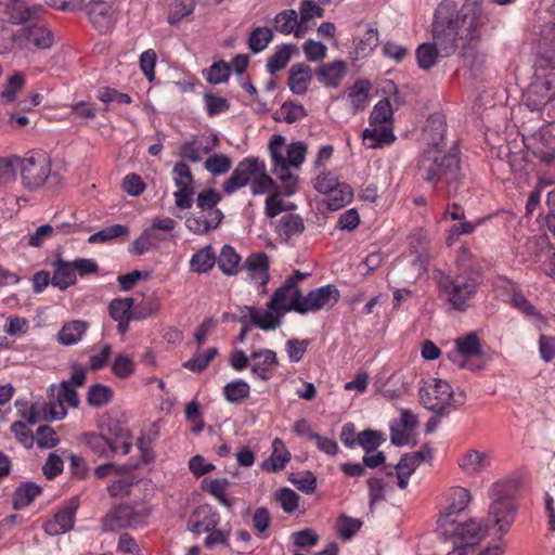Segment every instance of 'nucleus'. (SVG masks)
<instances>
[{
  "mask_svg": "<svg viewBox=\"0 0 555 555\" xmlns=\"http://www.w3.org/2000/svg\"><path fill=\"white\" fill-rule=\"evenodd\" d=\"M421 178L437 191L448 196L456 193L460 186L461 167L455 153L441 154V151H425L418 160Z\"/></svg>",
  "mask_w": 555,
  "mask_h": 555,
  "instance_id": "nucleus-2",
  "label": "nucleus"
},
{
  "mask_svg": "<svg viewBox=\"0 0 555 555\" xmlns=\"http://www.w3.org/2000/svg\"><path fill=\"white\" fill-rule=\"evenodd\" d=\"M422 405L436 416H447L449 409L462 406L466 401L465 391L454 393L450 384L440 378H429L418 390Z\"/></svg>",
  "mask_w": 555,
  "mask_h": 555,
  "instance_id": "nucleus-5",
  "label": "nucleus"
},
{
  "mask_svg": "<svg viewBox=\"0 0 555 555\" xmlns=\"http://www.w3.org/2000/svg\"><path fill=\"white\" fill-rule=\"evenodd\" d=\"M312 79V69L304 64L296 63L292 65L288 76V87L295 94L302 95L308 91L309 83Z\"/></svg>",
  "mask_w": 555,
  "mask_h": 555,
  "instance_id": "nucleus-25",
  "label": "nucleus"
},
{
  "mask_svg": "<svg viewBox=\"0 0 555 555\" xmlns=\"http://www.w3.org/2000/svg\"><path fill=\"white\" fill-rule=\"evenodd\" d=\"M203 482L206 483L203 486V489L214 495L220 504L227 507L231 506V502L227 496V490L230 485V481L227 478H217L210 480L209 482L204 480Z\"/></svg>",
  "mask_w": 555,
  "mask_h": 555,
  "instance_id": "nucleus-47",
  "label": "nucleus"
},
{
  "mask_svg": "<svg viewBox=\"0 0 555 555\" xmlns=\"http://www.w3.org/2000/svg\"><path fill=\"white\" fill-rule=\"evenodd\" d=\"M361 526V520L345 515L339 516L337 520L338 532L344 540L351 539L360 530Z\"/></svg>",
  "mask_w": 555,
  "mask_h": 555,
  "instance_id": "nucleus-62",
  "label": "nucleus"
},
{
  "mask_svg": "<svg viewBox=\"0 0 555 555\" xmlns=\"http://www.w3.org/2000/svg\"><path fill=\"white\" fill-rule=\"evenodd\" d=\"M223 218L222 211H212L211 216L203 214L198 217H191L186 219V228L195 234H206L211 229L217 228Z\"/></svg>",
  "mask_w": 555,
  "mask_h": 555,
  "instance_id": "nucleus-29",
  "label": "nucleus"
},
{
  "mask_svg": "<svg viewBox=\"0 0 555 555\" xmlns=\"http://www.w3.org/2000/svg\"><path fill=\"white\" fill-rule=\"evenodd\" d=\"M129 228L122 224H113L106 227L93 234H91L88 238V243L90 244H105L109 243L118 237L128 236Z\"/></svg>",
  "mask_w": 555,
  "mask_h": 555,
  "instance_id": "nucleus-40",
  "label": "nucleus"
},
{
  "mask_svg": "<svg viewBox=\"0 0 555 555\" xmlns=\"http://www.w3.org/2000/svg\"><path fill=\"white\" fill-rule=\"evenodd\" d=\"M446 132L447 122L444 116L434 114L426 121L422 139L430 147L429 151H440V147L444 146Z\"/></svg>",
  "mask_w": 555,
  "mask_h": 555,
  "instance_id": "nucleus-18",
  "label": "nucleus"
},
{
  "mask_svg": "<svg viewBox=\"0 0 555 555\" xmlns=\"http://www.w3.org/2000/svg\"><path fill=\"white\" fill-rule=\"evenodd\" d=\"M369 94V86L363 81H357L349 90L353 113L364 109Z\"/></svg>",
  "mask_w": 555,
  "mask_h": 555,
  "instance_id": "nucleus-55",
  "label": "nucleus"
},
{
  "mask_svg": "<svg viewBox=\"0 0 555 555\" xmlns=\"http://www.w3.org/2000/svg\"><path fill=\"white\" fill-rule=\"evenodd\" d=\"M244 268L258 288H264L269 281V260L264 253L251 254L245 261Z\"/></svg>",
  "mask_w": 555,
  "mask_h": 555,
  "instance_id": "nucleus-23",
  "label": "nucleus"
},
{
  "mask_svg": "<svg viewBox=\"0 0 555 555\" xmlns=\"http://www.w3.org/2000/svg\"><path fill=\"white\" fill-rule=\"evenodd\" d=\"M455 263L457 268V273H462L464 275H474L480 279L481 268L478 261L476 260V257L473 255V253L467 246H462L457 250Z\"/></svg>",
  "mask_w": 555,
  "mask_h": 555,
  "instance_id": "nucleus-33",
  "label": "nucleus"
},
{
  "mask_svg": "<svg viewBox=\"0 0 555 555\" xmlns=\"http://www.w3.org/2000/svg\"><path fill=\"white\" fill-rule=\"evenodd\" d=\"M273 23L276 31L285 35L294 33L296 36L299 23L298 13L293 9L284 10L275 15Z\"/></svg>",
  "mask_w": 555,
  "mask_h": 555,
  "instance_id": "nucleus-42",
  "label": "nucleus"
},
{
  "mask_svg": "<svg viewBox=\"0 0 555 555\" xmlns=\"http://www.w3.org/2000/svg\"><path fill=\"white\" fill-rule=\"evenodd\" d=\"M52 267L54 270L51 281L52 286L60 291H65L77 283L76 272L72 261H66L59 257L53 261Z\"/></svg>",
  "mask_w": 555,
  "mask_h": 555,
  "instance_id": "nucleus-24",
  "label": "nucleus"
},
{
  "mask_svg": "<svg viewBox=\"0 0 555 555\" xmlns=\"http://www.w3.org/2000/svg\"><path fill=\"white\" fill-rule=\"evenodd\" d=\"M339 297V291L333 284L312 289L307 296H302L300 306L297 307V313L307 314L322 309H330L338 302Z\"/></svg>",
  "mask_w": 555,
  "mask_h": 555,
  "instance_id": "nucleus-14",
  "label": "nucleus"
},
{
  "mask_svg": "<svg viewBox=\"0 0 555 555\" xmlns=\"http://www.w3.org/2000/svg\"><path fill=\"white\" fill-rule=\"evenodd\" d=\"M314 0H302L299 8V23L298 28H296V37H302L309 28L308 23L314 17Z\"/></svg>",
  "mask_w": 555,
  "mask_h": 555,
  "instance_id": "nucleus-57",
  "label": "nucleus"
},
{
  "mask_svg": "<svg viewBox=\"0 0 555 555\" xmlns=\"http://www.w3.org/2000/svg\"><path fill=\"white\" fill-rule=\"evenodd\" d=\"M41 487L34 482H22L13 493V508L15 511L25 508L41 493Z\"/></svg>",
  "mask_w": 555,
  "mask_h": 555,
  "instance_id": "nucleus-31",
  "label": "nucleus"
},
{
  "mask_svg": "<svg viewBox=\"0 0 555 555\" xmlns=\"http://www.w3.org/2000/svg\"><path fill=\"white\" fill-rule=\"evenodd\" d=\"M276 231L280 236L288 241L305 231L304 220L298 215H285L280 219Z\"/></svg>",
  "mask_w": 555,
  "mask_h": 555,
  "instance_id": "nucleus-35",
  "label": "nucleus"
},
{
  "mask_svg": "<svg viewBox=\"0 0 555 555\" xmlns=\"http://www.w3.org/2000/svg\"><path fill=\"white\" fill-rule=\"evenodd\" d=\"M439 534L446 539H453L454 544L468 548L475 554L476 546L486 537L487 527L478 519L470 518L464 522L452 520L437 527Z\"/></svg>",
  "mask_w": 555,
  "mask_h": 555,
  "instance_id": "nucleus-9",
  "label": "nucleus"
},
{
  "mask_svg": "<svg viewBox=\"0 0 555 555\" xmlns=\"http://www.w3.org/2000/svg\"><path fill=\"white\" fill-rule=\"evenodd\" d=\"M88 323L85 321H70L65 323L57 333V341L63 346L77 344L87 332Z\"/></svg>",
  "mask_w": 555,
  "mask_h": 555,
  "instance_id": "nucleus-30",
  "label": "nucleus"
},
{
  "mask_svg": "<svg viewBox=\"0 0 555 555\" xmlns=\"http://www.w3.org/2000/svg\"><path fill=\"white\" fill-rule=\"evenodd\" d=\"M217 261L216 255L210 245L197 250L190 260V267L193 272L206 273L210 271Z\"/></svg>",
  "mask_w": 555,
  "mask_h": 555,
  "instance_id": "nucleus-34",
  "label": "nucleus"
},
{
  "mask_svg": "<svg viewBox=\"0 0 555 555\" xmlns=\"http://www.w3.org/2000/svg\"><path fill=\"white\" fill-rule=\"evenodd\" d=\"M301 298L302 294L296 285L295 278H287L284 284L274 292L267 307L280 309L284 314L288 311L297 312Z\"/></svg>",
  "mask_w": 555,
  "mask_h": 555,
  "instance_id": "nucleus-15",
  "label": "nucleus"
},
{
  "mask_svg": "<svg viewBox=\"0 0 555 555\" xmlns=\"http://www.w3.org/2000/svg\"><path fill=\"white\" fill-rule=\"evenodd\" d=\"M273 39L272 30L268 27L255 28L248 39V48L253 53L263 51Z\"/></svg>",
  "mask_w": 555,
  "mask_h": 555,
  "instance_id": "nucleus-46",
  "label": "nucleus"
},
{
  "mask_svg": "<svg viewBox=\"0 0 555 555\" xmlns=\"http://www.w3.org/2000/svg\"><path fill=\"white\" fill-rule=\"evenodd\" d=\"M353 196L352 189L346 183L339 185L331 192L324 199L326 207L330 210H338L351 202Z\"/></svg>",
  "mask_w": 555,
  "mask_h": 555,
  "instance_id": "nucleus-38",
  "label": "nucleus"
},
{
  "mask_svg": "<svg viewBox=\"0 0 555 555\" xmlns=\"http://www.w3.org/2000/svg\"><path fill=\"white\" fill-rule=\"evenodd\" d=\"M77 508L78 503L74 499L43 525L46 533L49 535H60L70 531L74 527Z\"/></svg>",
  "mask_w": 555,
  "mask_h": 555,
  "instance_id": "nucleus-17",
  "label": "nucleus"
},
{
  "mask_svg": "<svg viewBox=\"0 0 555 555\" xmlns=\"http://www.w3.org/2000/svg\"><path fill=\"white\" fill-rule=\"evenodd\" d=\"M440 56V48L433 42L422 43L416 50L417 64L422 69H429L437 64Z\"/></svg>",
  "mask_w": 555,
  "mask_h": 555,
  "instance_id": "nucleus-39",
  "label": "nucleus"
},
{
  "mask_svg": "<svg viewBox=\"0 0 555 555\" xmlns=\"http://www.w3.org/2000/svg\"><path fill=\"white\" fill-rule=\"evenodd\" d=\"M470 500L472 495L469 490L463 487L451 488L447 494V505L437 520V527L444 522L455 520L456 515L468 506Z\"/></svg>",
  "mask_w": 555,
  "mask_h": 555,
  "instance_id": "nucleus-16",
  "label": "nucleus"
},
{
  "mask_svg": "<svg viewBox=\"0 0 555 555\" xmlns=\"http://www.w3.org/2000/svg\"><path fill=\"white\" fill-rule=\"evenodd\" d=\"M51 158L42 152H29L23 158L18 157V168L24 186L35 190L42 186L47 181L60 183L57 173L51 171Z\"/></svg>",
  "mask_w": 555,
  "mask_h": 555,
  "instance_id": "nucleus-8",
  "label": "nucleus"
},
{
  "mask_svg": "<svg viewBox=\"0 0 555 555\" xmlns=\"http://www.w3.org/2000/svg\"><path fill=\"white\" fill-rule=\"evenodd\" d=\"M336 176L330 171H322L313 181L314 189L323 194L328 195L339 185Z\"/></svg>",
  "mask_w": 555,
  "mask_h": 555,
  "instance_id": "nucleus-60",
  "label": "nucleus"
},
{
  "mask_svg": "<svg viewBox=\"0 0 555 555\" xmlns=\"http://www.w3.org/2000/svg\"><path fill=\"white\" fill-rule=\"evenodd\" d=\"M86 446L102 457H109L117 452V446L103 435L90 433L83 436Z\"/></svg>",
  "mask_w": 555,
  "mask_h": 555,
  "instance_id": "nucleus-32",
  "label": "nucleus"
},
{
  "mask_svg": "<svg viewBox=\"0 0 555 555\" xmlns=\"http://www.w3.org/2000/svg\"><path fill=\"white\" fill-rule=\"evenodd\" d=\"M147 517L145 509H138L130 504H120L113 507L103 519L104 531L140 526Z\"/></svg>",
  "mask_w": 555,
  "mask_h": 555,
  "instance_id": "nucleus-13",
  "label": "nucleus"
},
{
  "mask_svg": "<svg viewBox=\"0 0 555 555\" xmlns=\"http://www.w3.org/2000/svg\"><path fill=\"white\" fill-rule=\"evenodd\" d=\"M173 181L178 189H194V178L189 165L184 162H178L173 169Z\"/></svg>",
  "mask_w": 555,
  "mask_h": 555,
  "instance_id": "nucleus-54",
  "label": "nucleus"
},
{
  "mask_svg": "<svg viewBox=\"0 0 555 555\" xmlns=\"http://www.w3.org/2000/svg\"><path fill=\"white\" fill-rule=\"evenodd\" d=\"M217 353V348H209L204 352L194 354L193 358L183 363V366L192 372L199 373L208 366Z\"/></svg>",
  "mask_w": 555,
  "mask_h": 555,
  "instance_id": "nucleus-53",
  "label": "nucleus"
},
{
  "mask_svg": "<svg viewBox=\"0 0 555 555\" xmlns=\"http://www.w3.org/2000/svg\"><path fill=\"white\" fill-rule=\"evenodd\" d=\"M392 107L388 99L378 101L370 115V128L362 132L366 147L378 149L391 144L396 140L392 131Z\"/></svg>",
  "mask_w": 555,
  "mask_h": 555,
  "instance_id": "nucleus-7",
  "label": "nucleus"
},
{
  "mask_svg": "<svg viewBox=\"0 0 555 555\" xmlns=\"http://www.w3.org/2000/svg\"><path fill=\"white\" fill-rule=\"evenodd\" d=\"M43 8L41 5H27L24 0H10L7 5L9 21L14 25H28L39 18Z\"/></svg>",
  "mask_w": 555,
  "mask_h": 555,
  "instance_id": "nucleus-19",
  "label": "nucleus"
},
{
  "mask_svg": "<svg viewBox=\"0 0 555 555\" xmlns=\"http://www.w3.org/2000/svg\"><path fill=\"white\" fill-rule=\"evenodd\" d=\"M492 500L489 506L488 520L498 528L500 538L508 531L515 518V506L506 485L495 482L489 490Z\"/></svg>",
  "mask_w": 555,
  "mask_h": 555,
  "instance_id": "nucleus-10",
  "label": "nucleus"
},
{
  "mask_svg": "<svg viewBox=\"0 0 555 555\" xmlns=\"http://www.w3.org/2000/svg\"><path fill=\"white\" fill-rule=\"evenodd\" d=\"M250 387L243 379H235L223 387V395L228 402L238 403L249 397Z\"/></svg>",
  "mask_w": 555,
  "mask_h": 555,
  "instance_id": "nucleus-44",
  "label": "nucleus"
},
{
  "mask_svg": "<svg viewBox=\"0 0 555 555\" xmlns=\"http://www.w3.org/2000/svg\"><path fill=\"white\" fill-rule=\"evenodd\" d=\"M291 460V453L285 447V443L275 438L272 442V453L269 459L264 460L261 468L266 472L275 473L284 469Z\"/></svg>",
  "mask_w": 555,
  "mask_h": 555,
  "instance_id": "nucleus-28",
  "label": "nucleus"
},
{
  "mask_svg": "<svg viewBox=\"0 0 555 555\" xmlns=\"http://www.w3.org/2000/svg\"><path fill=\"white\" fill-rule=\"evenodd\" d=\"M449 359L462 370L480 371L486 366V357L476 333H469L455 339V350Z\"/></svg>",
  "mask_w": 555,
  "mask_h": 555,
  "instance_id": "nucleus-12",
  "label": "nucleus"
},
{
  "mask_svg": "<svg viewBox=\"0 0 555 555\" xmlns=\"http://www.w3.org/2000/svg\"><path fill=\"white\" fill-rule=\"evenodd\" d=\"M249 185L253 195H261L274 188V181L267 173L266 165L257 157L242 159L229 179L222 184V191L232 195L235 191Z\"/></svg>",
  "mask_w": 555,
  "mask_h": 555,
  "instance_id": "nucleus-4",
  "label": "nucleus"
},
{
  "mask_svg": "<svg viewBox=\"0 0 555 555\" xmlns=\"http://www.w3.org/2000/svg\"><path fill=\"white\" fill-rule=\"evenodd\" d=\"M241 261V256L230 245H224L221 248L217 263L219 269L225 275H235L237 273V267Z\"/></svg>",
  "mask_w": 555,
  "mask_h": 555,
  "instance_id": "nucleus-41",
  "label": "nucleus"
},
{
  "mask_svg": "<svg viewBox=\"0 0 555 555\" xmlns=\"http://www.w3.org/2000/svg\"><path fill=\"white\" fill-rule=\"evenodd\" d=\"M291 482L304 493H312L317 488V479L311 472H301L291 477Z\"/></svg>",
  "mask_w": 555,
  "mask_h": 555,
  "instance_id": "nucleus-61",
  "label": "nucleus"
},
{
  "mask_svg": "<svg viewBox=\"0 0 555 555\" xmlns=\"http://www.w3.org/2000/svg\"><path fill=\"white\" fill-rule=\"evenodd\" d=\"M232 167V159L221 153L209 156L205 163L204 168L212 176H220L227 173Z\"/></svg>",
  "mask_w": 555,
  "mask_h": 555,
  "instance_id": "nucleus-49",
  "label": "nucleus"
},
{
  "mask_svg": "<svg viewBox=\"0 0 555 555\" xmlns=\"http://www.w3.org/2000/svg\"><path fill=\"white\" fill-rule=\"evenodd\" d=\"M195 9L193 0H178L168 16L170 25H177L182 18L191 15Z\"/></svg>",
  "mask_w": 555,
  "mask_h": 555,
  "instance_id": "nucleus-59",
  "label": "nucleus"
},
{
  "mask_svg": "<svg viewBox=\"0 0 555 555\" xmlns=\"http://www.w3.org/2000/svg\"><path fill=\"white\" fill-rule=\"evenodd\" d=\"M135 370L134 360L125 353H119L115 357L112 363V372L113 374L120 379H126L130 377Z\"/></svg>",
  "mask_w": 555,
  "mask_h": 555,
  "instance_id": "nucleus-50",
  "label": "nucleus"
},
{
  "mask_svg": "<svg viewBox=\"0 0 555 555\" xmlns=\"http://www.w3.org/2000/svg\"><path fill=\"white\" fill-rule=\"evenodd\" d=\"M385 440L380 431L373 429L363 430L357 436V443L360 444L366 453L376 450Z\"/></svg>",
  "mask_w": 555,
  "mask_h": 555,
  "instance_id": "nucleus-52",
  "label": "nucleus"
},
{
  "mask_svg": "<svg viewBox=\"0 0 555 555\" xmlns=\"http://www.w3.org/2000/svg\"><path fill=\"white\" fill-rule=\"evenodd\" d=\"M511 305L528 317H533L538 320H543V317L535 309V307L519 292L513 293L511 297Z\"/></svg>",
  "mask_w": 555,
  "mask_h": 555,
  "instance_id": "nucleus-63",
  "label": "nucleus"
},
{
  "mask_svg": "<svg viewBox=\"0 0 555 555\" xmlns=\"http://www.w3.org/2000/svg\"><path fill=\"white\" fill-rule=\"evenodd\" d=\"M434 278L437 281L441 296L452 308L459 311L467 308L468 301L475 296L480 284L479 278L462 273L453 276L442 271H437Z\"/></svg>",
  "mask_w": 555,
  "mask_h": 555,
  "instance_id": "nucleus-6",
  "label": "nucleus"
},
{
  "mask_svg": "<svg viewBox=\"0 0 555 555\" xmlns=\"http://www.w3.org/2000/svg\"><path fill=\"white\" fill-rule=\"evenodd\" d=\"M302 50L306 59L310 62L322 61L326 56L327 52V48L324 43L312 39H309L304 43Z\"/></svg>",
  "mask_w": 555,
  "mask_h": 555,
  "instance_id": "nucleus-64",
  "label": "nucleus"
},
{
  "mask_svg": "<svg viewBox=\"0 0 555 555\" xmlns=\"http://www.w3.org/2000/svg\"><path fill=\"white\" fill-rule=\"evenodd\" d=\"M295 50V46L284 44L278 49L267 62V69L270 74H275L282 70L288 64L292 53Z\"/></svg>",
  "mask_w": 555,
  "mask_h": 555,
  "instance_id": "nucleus-45",
  "label": "nucleus"
},
{
  "mask_svg": "<svg viewBox=\"0 0 555 555\" xmlns=\"http://www.w3.org/2000/svg\"><path fill=\"white\" fill-rule=\"evenodd\" d=\"M114 391L109 386L94 384L89 387L87 392V402L93 408H101L113 399Z\"/></svg>",
  "mask_w": 555,
  "mask_h": 555,
  "instance_id": "nucleus-43",
  "label": "nucleus"
},
{
  "mask_svg": "<svg viewBox=\"0 0 555 555\" xmlns=\"http://www.w3.org/2000/svg\"><path fill=\"white\" fill-rule=\"evenodd\" d=\"M250 360L251 373L263 380L269 379L278 366L276 353L270 349L253 352L250 354Z\"/></svg>",
  "mask_w": 555,
  "mask_h": 555,
  "instance_id": "nucleus-22",
  "label": "nucleus"
},
{
  "mask_svg": "<svg viewBox=\"0 0 555 555\" xmlns=\"http://www.w3.org/2000/svg\"><path fill=\"white\" fill-rule=\"evenodd\" d=\"M540 47L546 60L555 67V20L542 26Z\"/></svg>",
  "mask_w": 555,
  "mask_h": 555,
  "instance_id": "nucleus-36",
  "label": "nucleus"
},
{
  "mask_svg": "<svg viewBox=\"0 0 555 555\" xmlns=\"http://www.w3.org/2000/svg\"><path fill=\"white\" fill-rule=\"evenodd\" d=\"M347 75V64L344 61L323 63L315 69L319 82L328 88H337Z\"/></svg>",
  "mask_w": 555,
  "mask_h": 555,
  "instance_id": "nucleus-21",
  "label": "nucleus"
},
{
  "mask_svg": "<svg viewBox=\"0 0 555 555\" xmlns=\"http://www.w3.org/2000/svg\"><path fill=\"white\" fill-rule=\"evenodd\" d=\"M16 50L24 54L50 50L54 43L52 30L44 24L31 23L13 31Z\"/></svg>",
  "mask_w": 555,
  "mask_h": 555,
  "instance_id": "nucleus-11",
  "label": "nucleus"
},
{
  "mask_svg": "<svg viewBox=\"0 0 555 555\" xmlns=\"http://www.w3.org/2000/svg\"><path fill=\"white\" fill-rule=\"evenodd\" d=\"M25 85V76L21 72H16L14 75L10 76L3 86V90L1 91V98L5 102H13L15 100L16 93L21 90Z\"/></svg>",
  "mask_w": 555,
  "mask_h": 555,
  "instance_id": "nucleus-56",
  "label": "nucleus"
},
{
  "mask_svg": "<svg viewBox=\"0 0 555 555\" xmlns=\"http://www.w3.org/2000/svg\"><path fill=\"white\" fill-rule=\"evenodd\" d=\"M133 298L114 299L108 307L109 315L118 322V332L125 333L128 330V323L133 317Z\"/></svg>",
  "mask_w": 555,
  "mask_h": 555,
  "instance_id": "nucleus-26",
  "label": "nucleus"
},
{
  "mask_svg": "<svg viewBox=\"0 0 555 555\" xmlns=\"http://www.w3.org/2000/svg\"><path fill=\"white\" fill-rule=\"evenodd\" d=\"M85 11L92 23L94 28L100 33H107L113 27V16L111 7L102 0H90L86 5Z\"/></svg>",
  "mask_w": 555,
  "mask_h": 555,
  "instance_id": "nucleus-20",
  "label": "nucleus"
},
{
  "mask_svg": "<svg viewBox=\"0 0 555 555\" xmlns=\"http://www.w3.org/2000/svg\"><path fill=\"white\" fill-rule=\"evenodd\" d=\"M220 201V194L214 189H208L198 193L196 198V206L203 214H208V216H211L212 211H221L220 209L216 208V205Z\"/></svg>",
  "mask_w": 555,
  "mask_h": 555,
  "instance_id": "nucleus-51",
  "label": "nucleus"
},
{
  "mask_svg": "<svg viewBox=\"0 0 555 555\" xmlns=\"http://www.w3.org/2000/svg\"><path fill=\"white\" fill-rule=\"evenodd\" d=\"M283 151L284 138L280 134H274L269 142V152L273 166L272 171L282 181L284 195L292 196L297 191V177L291 172L289 167H300L306 157L307 145L304 142L291 144L286 156Z\"/></svg>",
  "mask_w": 555,
  "mask_h": 555,
  "instance_id": "nucleus-3",
  "label": "nucleus"
},
{
  "mask_svg": "<svg viewBox=\"0 0 555 555\" xmlns=\"http://www.w3.org/2000/svg\"><path fill=\"white\" fill-rule=\"evenodd\" d=\"M487 21L479 5H464L457 11L453 1H442L435 11L431 25L433 40L440 48V56L449 57L455 53L465 56L479 40Z\"/></svg>",
  "mask_w": 555,
  "mask_h": 555,
  "instance_id": "nucleus-1",
  "label": "nucleus"
},
{
  "mask_svg": "<svg viewBox=\"0 0 555 555\" xmlns=\"http://www.w3.org/2000/svg\"><path fill=\"white\" fill-rule=\"evenodd\" d=\"M284 313L280 309H268L261 311L257 309V315L253 320V324L263 331L276 330L282 324Z\"/></svg>",
  "mask_w": 555,
  "mask_h": 555,
  "instance_id": "nucleus-37",
  "label": "nucleus"
},
{
  "mask_svg": "<svg viewBox=\"0 0 555 555\" xmlns=\"http://www.w3.org/2000/svg\"><path fill=\"white\" fill-rule=\"evenodd\" d=\"M210 152V147L205 146L201 147L198 143V139L196 135H193L191 140L185 141L180 146V156L183 159L190 160L192 163H198L202 160V153L208 154Z\"/></svg>",
  "mask_w": 555,
  "mask_h": 555,
  "instance_id": "nucleus-48",
  "label": "nucleus"
},
{
  "mask_svg": "<svg viewBox=\"0 0 555 555\" xmlns=\"http://www.w3.org/2000/svg\"><path fill=\"white\" fill-rule=\"evenodd\" d=\"M490 465V454L469 450L459 460V466L468 475H478Z\"/></svg>",
  "mask_w": 555,
  "mask_h": 555,
  "instance_id": "nucleus-27",
  "label": "nucleus"
},
{
  "mask_svg": "<svg viewBox=\"0 0 555 555\" xmlns=\"http://www.w3.org/2000/svg\"><path fill=\"white\" fill-rule=\"evenodd\" d=\"M18 168V156L11 155L0 157V184H7L15 180Z\"/></svg>",
  "mask_w": 555,
  "mask_h": 555,
  "instance_id": "nucleus-58",
  "label": "nucleus"
}]
</instances>
